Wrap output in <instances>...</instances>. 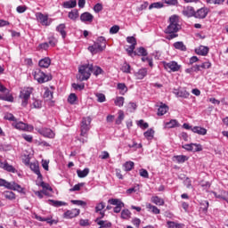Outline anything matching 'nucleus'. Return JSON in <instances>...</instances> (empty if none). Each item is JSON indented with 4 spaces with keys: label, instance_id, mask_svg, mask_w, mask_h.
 <instances>
[{
    "label": "nucleus",
    "instance_id": "43",
    "mask_svg": "<svg viewBox=\"0 0 228 228\" xmlns=\"http://www.w3.org/2000/svg\"><path fill=\"white\" fill-rule=\"evenodd\" d=\"M0 101H6L7 102H13V95L12 94H7V95H3L0 94Z\"/></svg>",
    "mask_w": 228,
    "mask_h": 228
},
{
    "label": "nucleus",
    "instance_id": "24",
    "mask_svg": "<svg viewBox=\"0 0 228 228\" xmlns=\"http://www.w3.org/2000/svg\"><path fill=\"white\" fill-rule=\"evenodd\" d=\"M146 209H148V211H151V213H153V215H159V213H161V210H159V208H158V207H156L151 203L146 204Z\"/></svg>",
    "mask_w": 228,
    "mask_h": 228
},
{
    "label": "nucleus",
    "instance_id": "30",
    "mask_svg": "<svg viewBox=\"0 0 228 228\" xmlns=\"http://www.w3.org/2000/svg\"><path fill=\"white\" fill-rule=\"evenodd\" d=\"M167 111H168V106H167V104L161 103V105L158 109V115L159 117H163V115L167 114Z\"/></svg>",
    "mask_w": 228,
    "mask_h": 228
},
{
    "label": "nucleus",
    "instance_id": "63",
    "mask_svg": "<svg viewBox=\"0 0 228 228\" xmlns=\"http://www.w3.org/2000/svg\"><path fill=\"white\" fill-rule=\"evenodd\" d=\"M167 226L169 228H183V226H181V224H175V223H174L172 221H168L167 222Z\"/></svg>",
    "mask_w": 228,
    "mask_h": 228
},
{
    "label": "nucleus",
    "instance_id": "36",
    "mask_svg": "<svg viewBox=\"0 0 228 228\" xmlns=\"http://www.w3.org/2000/svg\"><path fill=\"white\" fill-rule=\"evenodd\" d=\"M118 90H120L119 94L121 95H125L127 92V86L125 83H118Z\"/></svg>",
    "mask_w": 228,
    "mask_h": 228
},
{
    "label": "nucleus",
    "instance_id": "42",
    "mask_svg": "<svg viewBox=\"0 0 228 228\" xmlns=\"http://www.w3.org/2000/svg\"><path fill=\"white\" fill-rule=\"evenodd\" d=\"M121 70L125 74H131V65H129L127 62H124L121 67Z\"/></svg>",
    "mask_w": 228,
    "mask_h": 228
},
{
    "label": "nucleus",
    "instance_id": "12",
    "mask_svg": "<svg viewBox=\"0 0 228 228\" xmlns=\"http://www.w3.org/2000/svg\"><path fill=\"white\" fill-rule=\"evenodd\" d=\"M213 195L216 199H219L220 200H225L228 202V191L224 190H219L218 191H214Z\"/></svg>",
    "mask_w": 228,
    "mask_h": 228
},
{
    "label": "nucleus",
    "instance_id": "25",
    "mask_svg": "<svg viewBox=\"0 0 228 228\" xmlns=\"http://www.w3.org/2000/svg\"><path fill=\"white\" fill-rule=\"evenodd\" d=\"M151 201L156 206H165V200L159 198V196L151 197Z\"/></svg>",
    "mask_w": 228,
    "mask_h": 228
},
{
    "label": "nucleus",
    "instance_id": "9",
    "mask_svg": "<svg viewBox=\"0 0 228 228\" xmlns=\"http://www.w3.org/2000/svg\"><path fill=\"white\" fill-rule=\"evenodd\" d=\"M37 133L45 138L53 139L56 136V134H54V132L50 128H38Z\"/></svg>",
    "mask_w": 228,
    "mask_h": 228
},
{
    "label": "nucleus",
    "instance_id": "19",
    "mask_svg": "<svg viewBox=\"0 0 228 228\" xmlns=\"http://www.w3.org/2000/svg\"><path fill=\"white\" fill-rule=\"evenodd\" d=\"M195 53L200 56H208L209 53V47L200 45L198 49L195 50Z\"/></svg>",
    "mask_w": 228,
    "mask_h": 228
},
{
    "label": "nucleus",
    "instance_id": "61",
    "mask_svg": "<svg viewBox=\"0 0 228 228\" xmlns=\"http://www.w3.org/2000/svg\"><path fill=\"white\" fill-rule=\"evenodd\" d=\"M118 31H120V27L118 25L112 26L110 29V33H111V35L117 34Z\"/></svg>",
    "mask_w": 228,
    "mask_h": 228
},
{
    "label": "nucleus",
    "instance_id": "16",
    "mask_svg": "<svg viewBox=\"0 0 228 228\" xmlns=\"http://www.w3.org/2000/svg\"><path fill=\"white\" fill-rule=\"evenodd\" d=\"M173 94H175L176 97H183V99H188V97H190V93L185 89H175Z\"/></svg>",
    "mask_w": 228,
    "mask_h": 228
},
{
    "label": "nucleus",
    "instance_id": "18",
    "mask_svg": "<svg viewBox=\"0 0 228 228\" xmlns=\"http://www.w3.org/2000/svg\"><path fill=\"white\" fill-rule=\"evenodd\" d=\"M192 133H195L196 134H200V136H206L208 134V129L202 127V126H194L191 128Z\"/></svg>",
    "mask_w": 228,
    "mask_h": 228
},
{
    "label": "nucleus",
    "instance_id": "22",
    "mask_svg": "<svg viewBox=\"0 0 228 228\" xmlns=\"http://www.w3.org/2000/svg\"><path fill=\"white\" fill-rule=\"evenodd\" d=\"M38 64H39V67H41V69H49L51 65V59H49L48 57H45L40 60Z\"/></svg>",
    "mask_w": 228,
    "mask_h": 228
},
{
    "label": "nucleus",
    "instance_id": "32",
    "mask_svg": "<svg viewBox=\"0 0 228 228\" xmlns=\"http://www.w3.org/2000/svg\"><path fill=\"white\" fill-rule=\"evenodd\" d=\"M48 202L51 206H53L54 208H61V206H67V203L54 200H48Z\"/></svg>",
    "mask_w": 228,
    "mask_h": 228
},
{
    "label": "nucleus",
    "instance_id": "13",
    "mask_svg": "<svg viewBox=\"0 0 228 228\" xmlns=\"http://www.w3.org/2000/svg\"><path fill=\"white\" fill-rule=\"evenodd\" d=\"M208 13H209V9L202 7L195 12L194 17L195 19H206V17H208Z\"/></svg>",
    "mask_w": 228,
    "mask_h": 228
},
{
    "label": "nucleus",
    "instance_id": "28",
    "mask_svg": "<svg viewBox=\"0 0 228 228\" xmlns=\"http://www.w3.org/2000/svg\"><path fill=\"white\" fill-rule=\"evenodd\" d=\"M134 56H147L148 53L144 47H139L133 53Z\"/></svg>",
    "mask_w": 228,
    "mask_h": 228
},
{
    "label": "nucleus",
    "instance_id": "58",
    "mask_svg": "<svg viewBox=\"0 0 228 228\" xmlns=\"http://www.w3.org/2000/svg\"><path fill=\"white\" fill-rule=\"evenodd\" d=\"M139 174L141 177H143L144 179H149V172L147 171V169H140Z\"/></svg>",
    "mask_w": 228,
    "mask_h": 228
},
{
    "label": "nucleus",
    "instance_id": "7",
    "mask_svg": "<svg viewBox=\"0 0 228 228\" xmlns=\"http://www.w3.org/2000/svg\"><path fill=\"white\" fill-rule=\"evenodd\" d=\"M163 65L166 70H170L171 72H179V70H181V65L175 61H171L169 62L164 61Z\"/></svg>",
    "mask_w": 228,
    "mask_h": 228
},
{
    "label": "nucleus",
    "instance_id": "5",
    "mask_svg": "<svg viewBox=\"0 0 228 228\" xmlns=\"http://www.w3.org/2000/svg\"><path fill=\"white\" fill-rule=\"evenodd\" d=\"M34 79H36V81H37V83H47V81H51V77L45 75V73H44V71H42V69H37L34 71Z\"/></svg>",
    "mask_w": 228,
    "mask_h": 228
},
{
    "label": "nucleus",
    "instance_id": "46",
    "mask_svg": "<svg viewBox=\"0 0 228 228\" xmlns=\"http://www.w3.org/2000/svg\"><path fill=\"white\" fill-rule=\"evenodd\" d=\"M0 186H4V188H7L8 190H10L12 188V183L0 178Z\"/></svg>",
    "mask_w": 228,
    "mask_h": 228
},
{
    "label": "nucleus",
    "instance_id": "37",
    "mask_svg": "<svg viewBox=\"0 0 228 228\" xmlns=\"http://www.w3.org/2000/svg\"><path fill=\"white\" fill-rule=\"evenodd\" d=\"M177 126H179V122H177L176 119H171L169 122L166 123V127H167V129H172Z\"/></svg>",
    "mask_w": 228,
    "mask_h": 228
},
{
    "label": "nucleus",
    "instance_id": "44",
    "mask_svg": "<svg viewBox=\"0 0 228 228\" xmlns=\"http://www.w3.org/2000/svg\"><path fill=\"white\" fill-rule=\"evenodd\" d=\"M56 44H58V39H56L54 36H51L50 37H48V45H50L51 47H56Z\"/></svg>",
    "mask_w": 228,
    "mask_h": 228
},
{
    "label": "nucleus",
    "instance_id": "1",
    "mask_svg": "<svg viewBox=\"0 0 228 228\" xmlns=\"http://www.w3.org/2000/svg\"><path fill=\"white\" fill-rule=\"evenodd\" d=\"M181 29V25L179 24V16L172 15L169 18V25L165 30V33L168 36L166 37L167 40H174L177 38L179 34L177 32Z\"/></svg>",
    "mask_w": 228,
    "mask_h": 228
},
{
    "label": "nucleus",
    "instance_id": "62",
    "mask_svg": "<svg viewBox=\"0 0 228 228\" xmlns=\"http://www.w3.org/2000/svg\"><path fill=\"white\" fill-rule=\"evenodd\" d=\"M79 225H81V227H88V225H90V222L88 219H80Z\"/></svg>",
    "mask_w": 228,
    "mask_h": 228
},
{
    "label": "nucleus",
    "instance_id": "10",
    "mask_svg": "<svg viewBox=\"0 0 228 228\" xmlns=\"http://www.w3.org/2000/svg\"><path fill=\"white\" fill-rule=\"evenodd\" d=\"M37 20L42 26H49L51 23H49V16L47 14H44L42 12H37L36 14Z\"/></svg>",
    "mask_w": 228,
    "mask_h": 228
},
{
    "label": "nucleus",
    "instance_id": "45",
    "mask_svg": "<svg viewBox=\"0 0 228 228\" xmlns=\"http://www.w3.org/2000/svg\"><path fill=\"white\" fill-rule=\"evenodd\" d=\"M174 159H175V161H177V163H184V161H187L188 157L184 155H177L175 156Z\"/></svg>",
    "mask_w": 228,
    "mask_h": 228
},
{
    "label": "nucleus",
    "instance_id": "26",
    "mask_svg": "<svg viewBox=\"0 0 228 228\" xmlns=\"http://www.w3.org/2000/svg\"><path fill=\"white\" fill-rule=\"evenodd\" d=\"M173 47H175V49H177L178 51H187L186 45L183 41H177L174 43Z\"/></svg>",
    "mask_w": 228,
    "mask_h": 228
},
{
    "label": "nucleus",
    "instance_id": "64",
    "mask_svg": "<svg viewBox=\"0 0 228 228\" xmlns=\"http://www.w3.org/2000/svg\"><path fill=\"white\" fill-rule=\"evenodd\" d=\"M104 208H106V205H104V202H101L100 204H98L95 207V212L99 213V211H102V209H104Z\"/></svg>",
    "mask_w": 228,
    "mask_h": 228
},
{
    "label": "nucleus",
    "instance_id": "59",
    "mask_svg": "<svg viewBox=\"0 0 228 228\" xmlns=\"http://www.w3.org/2000/svg\"><path fill=\"white\" fill-rule=\"evenodd\" d=\"M72 88H74V90H79V92H81V90H85V85L84 84H72Z\"/></svg>",
    "mask_w": 228,
    "mask_h": 228
},
{
    "label": "nucleus",
    "instance_id": "49",
    "mask_svg": "<svg viewBox=\"0 0 228 228\" xmlns=\"http://www.w3.org/2000/svg\"><path fill=\"white\" fill-rule=\"evenodd\" d=\"M95 97H97L98 102H106V95L102 93H96Z\"/></svg>",
    "mask_w": 228,
    "mask_h": 228
},
{
    "label": "nucleus",
    "instance_id": "50",
    "mask_svg": "<svg viewBox=\"0 0 228 228\" xmlns=\"http://www.w3.org/2000/svg\"><path fill=\"white\" fill-rule=\"evenodd\" d=\"M44 99H45V101H53V92L47 89L44 94Z\"/></svg>",
    "mask_w": 228,
    "mask_h": 228
},
{
    "label": "nucleus",
    "instance_id": "56",
    "mask_svg": "<svg viewBox=\"0 0 228 228\" xmlns=\"http://www.w3.org/2000/svg\"><path fill=\"white\" fill-rule=\"evenodd\" d=\"M202 145L199 143H192V152H200Z\"/></svg>",
    "mask_w": 228,
    "mask_h": 228
},
{
    "label": "nucleus",
    "instance_id": "2",
    "mask_svg": "<svg viewBox=\"0 0 228 228\" xmlns=\"http://www.w3.org/2000/svg\"><path fill=\"white\" fill-rule=\"evenodd\" d=\"M92 69L94 64H84L78 68V74L77 75V81H87L92 76Z\"/></svg>",
    "mask_w": 228,
    "mask_h": 228
},
{
    "label": "nucleus",
    "instance_id": "48",
    "mask_svg": "<svg viewBox=\"0 0 228 228\" xmlns=\"http://www.w3.org/2000/svg\"><path fill=\"white\" fill-rule=\"evenodd\" d=\"M121 218H123L124 220H127V218H131V211H129L128 209L122 210Z\"/></svg>",
    "mask_w": 228,
    "mask_h": 228
},
{
    "label": "nucleus",
    "instance_id": "6",
    "mask_svg": "<svg viewBox=\"0 0 228 228\" xmlns=\"http://www.w3.org/2000/svg\"><path fill=\"white\" fill-rule=\"evenodd\" d=\"M30 97H31V90H29V88L23 89L22 91H20V99L21 100V106L23 108H26V106H28V102Z\"/></svg>",
    "mask_w": 228,
    "mask_h": 228
},
{
    "label": "nucleus",
    "instance_id": "20",
    "mask_svg": "<svg viewBox=\"0 0 228 228\" xmlns=\"http://www.w3.org/2000/svg\"><path fill=\"white\" fill-rule=\"evenodd\" d=\"M135 79H143L147 76V69L142 68L134 74Z\"/></svg>",
    "mask_w": 228,
    "mask_h": 228
},
{
    "label": "nucleus",
    "instance_id": "27",
    "mask_svg": "<svg viewBox=\"0 0 228 228\" xmlns=\"http://www.w3.org/2000/svg\"><path fill=\"white\" fill-rule=\"evenodd\" d=\"M195 9H193V7H186L185 9H183V15H185V17H195Z\"/></svg>",
    "mask_w": 228,
    "mask_h": 228
},
{
    "label": "nucleus",
    "instance_id": "33",
    "mask_svg": "<svg viewBox=\"0 0 228 228\" xmlns=\"http://www.w3.org/2000/svg\"><path fill=\"white\" fill-rule=\"evenodd\" d=\"M62 6L63 8H76L77 2L76 0L67 1L63 3Z\"/></svg>",
    "mask_w": 228,
    "mask_h": 228
},
{
    "label": "nucleus",
    "instance_id": "31",
    "mask_svg": "<svg viewBox=\"0 0 228 228\" xmlns=\"http://www.w3.org/2000/svg\"><path fill=\"white\" fill-rule=\"evenodd\" d=\"M95 222L97 223L98 225H100V228H110L111 227V222L108 221H99V218H96Z\"/></svg>",
    "mask_w": 228,
    "mask_h": 228
},
{
    "label": "nucleus",
    "instance_id": "55",
    "mask_svg": "<svg viewBox=\"0 0 228 228\" xmlns=\"http://www.w3.org/2000/svg\"><path fill=\"white\" fill-rule=\"evenodd\" d=\"M109 204H111V206H119L120 204H124L120 200L118 199H110L109 200Z\"/></svg>",
    "mask_w": 228,
    "mask_h": 228
},
{
    "label": "nucleus",
    "instance_id": "41",
    "mask_svg": "<svg viewBox=\"0 0 228 228\" xmlns=\"http://www.w3.org/2000/svg\"><path fill=\"white\" fill-rule=\"evenodd\" d=\"M68 17L71 20H76V19H77V17H79V12L77 10H73L69 12Z\"/></svg>",
    "mask_w": 228,
    "mask_h": 228
},
{
    "label": "nucleus",
    "instance_id": "3",
    "mask_svg": "<svg viewBox=\"0 0 228 228\" xmlns=\"http://www.w3.org/2000/svg\"><path fill=\"white\" fill-rule=\"evenodd\" d=\"M88 51L92 53V54H97V53H102L104 49H106V37H99L94 42V44L89 46Z\"/></svg>",
    "mask_w": 228,
    "mask_h": 228
},
{
    "label": "nucleus",
    "instance_id": "39",
    "mask_svg": "<svg viewBox=\"0 0 228 228\" xmlns=\"http://www.w3.org/2000/svg\"><path fill=\"white\" fill-rule=\"evenodd\" d=\"M124 168L126 172H131L134 168V162L133 161H126L124 164Z\"/></svg>",
    "mask_w": 228,
    "mask_h": 228
},
{
    "label": "nucleus",
    "instance_id": "47",
    "mask_svg": "<svg viewBox=\"0 0 228 228\" xmlns=\"http://www.w3.org/2000/svg\"><path fill=\"white\" fill-rule=\"evenodd\" d=\"M92 72L94 76H99L100 74H102V69L99 66H93Z\"/></svg>",
    "mask_w": 228,
    "mask_h": 228
},
{
    "label": "nucleus",
    "instance_id": "23",
    "mask_svg": "<svg viewBox=\"0 0 228 228\" xmlns=\"http://www.w3.org/2000/svg\"><path fill=\"white\" fill-rule=\"evenodd\" d=\"M12 127H15V129H19L20 131H26V129H28V125L24 122L14 121L12 123Z\"/></svg>",
    "mask_w": 228,
    "mask_h": 228
},
{
    "label": "nucleus",
    "instance_id": "57",
    "mask_svg": "<svg viewBox=\"0 0 228 228\" xmlns=\"http://www.w3.org/2000/svg\"><path fill=\"white\" fill-rule=\"evenodd\" d=\"M208 208H209V202L205 200L201 203L200 209H202L203 213H208Z\"/></svg>",
    "mask_w": 228,
    "mask_h": 228
},
{
    "label": "nucleus",
    "instance_id": "54",
    "mask_svg": "<svg viewBox=\"0 0 228 228\" xmlns=\"http://www.w3.org/2000/svg\"><path fill=\"white\" fill-rule=\"evenodd\" d=\"M4 119L5 120H10L11 122H17V118L12 113H6L4 115Z\"/></svg>",
    "mask_w": 228,
    "mask_h": 228
},
{
    "label": "nucleus",
    "instance_id": "51",
    "mask_svg": "<svg viewBox=\"0 0 228 228\" xmlns=\"http://www.w3.org/2000/svg\"><path fill=\"white\" fill-rule=\"evenodd\" d=\"M31 108H34L36 110H40V108H42V101L34 100V102L31 104Z\"/></svg>",
    "mask_w": 228,
    "mask_h": 228
},
{
    "label": "nucleus",
    "instance_id": "4",
    "mask_svg": "<svg viewBox=\"0 0 228 228\" xmlns=\"http://www.w3.org/2000/svg\"><path fill=\"white\" fill-rule=\"evenodd\" d=\"M90 124H92V118L90 117L83 118L81 122V126H80V131H81L80 136L84 137L80 139L82 143H85L88 139V131H90Z\"/></svg>",
    "mask_w": 228,
    "mask_h": 228
},
{
    "label": "nucleus",
    "instance_id": "40",
    "mask_svg": "<svg viewBox=\"0 0 228 228\" xmlns=\"http://www.w3.org/2000/svg\"><path fill=\"white\" fill-rule=\"evenodd\" d=\"M118 118L116 119V124L117 126H120V124H122V120H124V118H126L125 114H124V110H119L118 112Z\"/></svg>",
    "mask_w": 228,
    "mask_h": 228
},
{
    "label": "nucleus",
    "instance_id": "34",
    "mask_svg": "<svg viewBox=\"0 0 228 228\" xmlns=\"http://www.w3.org/2000/svg\"><path fill=\"white\" fill-rule=\"evenodd\" d=\"M77 174L80 179H83V178L86 177V175H88V174H90V169L89 168H85L84 170L78 169V170H77Z\"/></svg>",
    "mask_w": 228,
    "mask_h": 228
},
{
    "label": "nucleus",
    "instance_id": "14",
    "mask_svg": "<svg viewBox=\"0 0 228 228\" xmlns=\"http://www.w3.org/2000/svg\"><path fill=\"white\" fill-rule=\"evenodd\" d=\"M0 168H3V170H5L6 172H11L12 174H15L17 172V169L13 167V166L8 164V161H1L0 159Z\"/></svg>",
    "mask_w": 228,
    "mask_h": 228
},
{
    "label": "nucleus",
    "instance_id": "11",
    "mask_svg": "<svg viewBox=\"0 0 228 228\" xmlns=\"http://www.w3.org/2000/svg\"><path fill=\"white\" fill-rule=\"evenodd\" d=\"M79 213H80V210L77 209V208H73L71 210H67L63 214V218H66L68 220H69L71 218H76V216H79Z\"/></svg>",
    "mask_w": 228,
    "mask_h": 228
},
{
    "label": "nucleus",
    "instance_id": "29",
    "mask_svg": "<svg viewBox=\"0 0 228 228\" xmlns=\"http://www.w3.org/2000/svg\"><path fill=\"white\" fill-rule=\"evenodd\" d=\"M2 197L7 200H15V194L12 191H5L2 193Z\"/></svg>",
    "mask_w": 228,
    "mask_h": 228
},
{
    "label": "nucleus",
    "instance_id": "8",
    "mask_svg": "<svg viewBox=\"0 0 228 228\" xmlns=\"http://www.w3.org/2000/svg\"><path fill=\"white\" fill-rule=\"evenodd\" d=\"M126 42L127 44H131V45H129L126 51L128 54V56H133V53L134 51V49H136V37H126Z\"/></svg>",
    "mask_w": 228,
    "mask_h": 228
},
{
    "label": "nucleus",
    "instance_id": "21",
    "mask_svg": "<svg viewBox=\"0 0 228 228\" xmlns=\"http://www.w3.org/2000/svg\"><path fill=\"white\" fill-rule=\"evenodd\" d=\"M30 169L37 175L38 179H42V173H40V167L37 163H30Z\"/></svg>",
    "mask_w": 228,
    "mask_h": 228
},
{
    "label": "nucleus",
    "instance_id": "53",
    "mask_svg": "<svg viewBox=\"0 0 228 228\" xmlns=\"http://www.w3.org/2000/svg\"><path fill=\"white\" fill-rule=\"evenodd\" d=\"M76 101H77V96L76 94H70L68 97V102H69V104H74Z\"/></svg>",
    "mask_w": 228,
    "mask_h": 228
},
{
    "label": "nucleus",
    "instance_id": "17",
    "mask_svg": "<svg viewBox=\"0 0 228 228\" xmlns=\"http://www.w3.org/2000/svg\"><path fill=\"white\" fill-rule=\"evenodd\" d=\"M80 20L82 22H94V15L88 12H83L80 15Z\"/></svg>",
    "mask_w": 228,
    "mask_h": 228
},
{
    "label": "nucleus",
    "instance_id": "60",
    "mask_svg": "<svg viewBox=\"0 0 228 228\" xmlns=\"http://www.w3.org/2000/svg\"><path fill=\"white\" fill-rule=\"evenodd\" d=\"M137 126H139V127H142V129H147L149 127V123H145L143 119H140L137 123Z\"/></svg>",
    "mask_w": 228,
    "mask_h": 228
},
{
    "label": "nucleus",
    "instance_id": "52",
    "mask_svg": "<svg viewBox=\"0 0 228 228\" xmlns=\"http://www.w3.org/2000/svg\"><path fill=\"white\" fill-rule=\"evenodd\" d=\"M114 102L116 106L122 108V106H124V97L122 96L117 97Z\"/></svg>",
    "mask_w": 228,
    "mask_h": 228
},
{
    "label": "nucleus",
    "instance_id": "15",
    "mask_svg": "<svg viewBox=\"0 0 228 228\" xmlns=\"http://www.w3.org/2000/svg\"><path fill=\"white\" fill-rule=\"evenodd\" d=\"M67 26L64 23H61L56 27V31L60 33L61 37L65 40L67 38Z\"/></svg>",
    "mask_w": 228,
    "mask_h": 228
},
{
    "label": "nucleus",
    "instance_id": "35",
    "mask_svg": "<svg viewBox=\"0 0 228 228\" xmlns=\"http://www.w3.org/2000/svg\"><path fill=\"white\" fill-rule=\"evenodd\" d=\"M9 190H13L14 191H19L20 193H22L24 191V189L19 183H15V182L11 183V188Z\"/></svg>",
    "mask_w": 228,
    "mask_h": 228
},
{
    "label": "nucleus",
    "instance_id": "38",
    "mask_svg": "<svg viewBox=\"0 0 228 228\" xmlns=\"http://www.w3.org/2000/svg\"><path fill=\"white\" fill-rule=\"evenodd\" d=\"M143 134L145 139L152 140L154 138V129L150 128Z\"/></svg>",
    "mask_w": 228,
    "mask_h": 228
}]
</instances>
